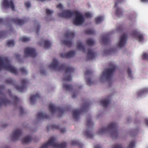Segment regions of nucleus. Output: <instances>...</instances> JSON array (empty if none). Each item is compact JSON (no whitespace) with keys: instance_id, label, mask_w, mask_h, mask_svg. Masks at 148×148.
<instances>
[{"instance_id":"43","label":"nucleus","mask_w":148,"mask_h":148,"mask_svg":"<svg viewBox=\"0 0 148 148\" xmlns=\"http://www.w3.org/2000/svg\"><path fill=\"white\" fill-rule=\"evenodd\" d=\"M142 58L143 60H148V54L145 52H143L142 56Z\"/></svg>"},{"instance_id":"23","label":"nucleus","mask_w":148,"mask_h":148,"mask_svg":"<svg viewBox=\"0 0 148 148\" xmlns=\"http://www.w3.org/2000/svg\"><path fill=\"white\" fill-rule=\"evenodd\" d=\"M44 42V48L45 49H48L49 48L51 45V43L47 40H45L43 41V40H41L40 42L38 43L40 45H41V43L43 42Z\"/></svg>"},{"instance_id":"42","label":"nucleus","mask_w":148,"mask_h":148,"mask_svg":"<svg viewBox=\"0 0 148 148\" xmlns=\"http://www.w3.org/2000/svg\"><path fill=\"white\" fill-rule=\"evenodd\" d=\"M49 128H51L52 129H58L59 128V125H56L55 124L52 125L47 127L48 130Z\"/></svg>"},{"instance_id":"29","label":"nucleus","mask_w":148,"mask_h":148,"mask_svg":"<svg viewBox=\"0 0 148 148\" xmlns=\"http://www.w3.org/2000/svg\"><path fill=\"white\" fill-rule=\"evenodd\" d=\"M77 47L83 52L85 51V47L82 45V42L79 41L77 42Z\"/></svg>"},{"instance_id":"18","label":"nucleus","mask_w":148,"mask_h":148,"mask_svg":"<svg viewBox=\"0 0 148 148\" xmlns=\"http://www.w3.org/2000/svg\"><path fill=\"white\" fill-rule=\"evenodd\" d=\"M26 18L23 20H22L17 18H14L9 20L10 22H12L20 26L23 24L26 21Z\"/></svg>"},{"instance_id":"20","label":"nucleus","mask_w":148,"mask_h":148,"mask_svg":"<svg viewBox=\"0 0 148 148\" xmlns=\"http://www.w3.org/2000/svg\"><path fill=\"white\" fill-rule=\"evenodd\" d=\"M8 91L9 95L13 99L14 101L13 105L14 106H16L19 103V99L16 96L12 95L11 92L10 90H8Z\"/></svg>"},{"instance_id":"16","label":"nucleus","mask_w":148,"mask_h":148,"mask_svg":"<svg viewBox=\"0 0 148 148\" xmlns=\"http://www.w3.org/2000/svg\"><path fill=\"white\" fill-rule=\"evenodd\" d=\"M127 36V34L125 33L124 34L121 36L118 44V46L119 47L122 48L124 46L126 43Z\"/></svg>"},{"instance_id":"10","label":"nucleus","mask_w":148,"mask_h":148,"mask_svg":"<svg viewBox=\"0 0 148 148\" xmlns=\"http://www.w3.org/2000/svg\"><path fill=\"white\" fill-rule=\"evenodd\" d=\"M36 51L34 49L27 47L25 49L24 53L26 56L34 58L37 55Z\"/></svg>"},{"instance_id":"22","label":"nucleus","mask_w":148,"mask_h":148,"mask_svg":"<svg viewBox=\"0 0 148 148\" xmlns=\"http://www.w3.org/2000/svg\"><path fill=\"white\" fill-rule=\"evenodd\" d=\"M97 56V54L93 52L91 49H89L88 52L87 58L88 60H92L94 59Z\"/></svg>"},{"instance_id":"32","label":"nucleus","mask_w":148,"mask_h":148,"mask_svg":"<svg viewBox=\"0 0 148 148\" xmlns=\"http://www.w3.org/2000/svg\"><path fill=\"white\" fill-rule=\"evenodd\" d=\"M86 43L89 46H92L95 43V41L92 39H88L86 40Z\"/></svg>"},{"instance_id":"64","label":"nucleus","mask_w":148,"mask_h":148,"mask_svg":"<svg viewBox=\"0 0 148 148\" xmlns=\"http://www.w3.org/2000/svg\"><path fill=\"white\" fill-rule=\"evenodd\" d=\"M140 1L143 2H148V0H140Z\"/></svg>"},{"instance_id":"53","label":"nucleus","mask_w":148,"mask_h":148,"mask_svg":"<svg viewBox=\"0 0 148 148\" xmlns=\"http://www.w3.org/2000/svg\"><path fill=\"white\" fill-rule=\"evenodd\" d=\"M53 13V12L51 10L49 9H46V13L47 15H50L51 14Z\"/></svg>"},{"instance_id":"27","label":"nucleus","mask_w":148,"mask_h":148,"mask_svg":"<svg viewBox=\"0 0 148 148\" xmlns=\"http://www.w3.org/2000/svg\"><path fill=\"white\" fill-rule=\"evenodd\" d=\"M32 140V138L30 136H27L25 137L23 139V143H28Z\"/></svg>"},{"instance_id":"5","label":"nucleus","mask_w":148,"mask_h":148,"mask_svg":"<svg viewBox=\"0 0 148 148\" xmlns=\"http://www.w3.org/2000/svg\"><path fill=\"white\" fill-rule=\"evenodd\" d=\"M90 103L86 102L84 104L82 108L80 110H75L73 111V118L76 120H77L79 118V115L82 112H86L89 109Z\"/></svg>"},{"instance_id":"51","label":"nucleus","mask_w":148,"mask_h":148,"mask_svg":"<svg viewBox=\"0 0 148 148\" xmlns=\"http://www.w3.org/2000/svg\"><path fill=\"white\" fill-rule=\"evenodd\" d=\"M50 65H59V62L58 61L55 59H54L53 60L52 63Z\"/></svg>"},{"instance_id":"40","label":"nucleus","mask_w":148,"mask_h":148,"mask_svg":"<svg viewBox=\"0 0 148 148\" xmlns=\"http://www.w3.org/2000/svg\"><path fill=\"white\" fill-rule=\"evenodd\" d=\"M85 33L87 35L93 34L95 33V31L93 29H88L86 31Z\"/></svg>"},{"instance_id":"55","label":"nucleus","mask_w":148,"mask_h":148,"mask_svg":"<svg viewBox=\"0 0 148 148\" xmlns=\"http://www.w3.org/2000/svg\"><path fill=\"white\" fill-rule=\"evenodd\" d=\"M40 73L42 75H45L46 71L43 68H42L40 70Z\"/></svg>"},{"instance_id":"54","label":"nucleus","mask_w":148,"mask_h":148,"mask_svg":"<svg viewBox=\"0 0 148 148\" xmlns=\"http://www.w3.org/2000/svg\"><path fill=\"white\" fill-rule=\"evenodd\" d=\"M35 27H36V28L37 33L38 34L40 28V25L39 24H37L36 25H35Z\"/></svg>"},{"instance_id":"13","label":"nucleus","mask_w":148,"mask_h":148,"mask_svg":"<svg viewBox=\"0 0 148 148\" xmlns=\"http://www.w3.org/2000/svg\"><path fill=\"white\" fill-rule=\"evenodd\" d=\"M2 5L6 8H10L12 11L14 10L15 8L14 3L12 0L9 1L7 0H3Z\"/></svg>"},{"instance_id":"60","label":"nucleus","mask_w":148,"mask_h":148,"mask_svg":"<svg viewBox=\"0 0 148 148\" xmlns=\"http://www.w3.org/2000/svg\"><path fill=\"white\" fill-rule=\"evenodd\" d=\"M62 5L61 4H59L57 6V8L60 9H62Z\"/></svg>"},{"instance_id":"34","label":"nucleus","mask_w":148,"mask_h":148,"mask_svg":"<svg viewBox=\"0 0 148 148\" xmlns=\"http://www.w3.org/2000/svg\"><path fill=\"white\" fill-rule=\"evenodd\" d=\"M103 20V17L102 16H100L96 17L95 19V23L96 24L100 23Z\"/></svg>"},{"instance_id":"25","label":"nucleus","mask_w":148,"mask_h":148,"mask_svg":"<svg viewBox=\"0 0 148 148\" xmlns=\"http://www.w3.org/2000/svg\"><path fill=\"white\" fill-rule=\"evenodd\" d=\"M39 94L36 93L35 95L31 96L30 98V101L32 104L34 103L35 101L38 98H40Z\"/></svg>"},{"instance_id":"14","label":"nucleus","mask_w":148,"mask_h":148,"mask_svg":"<svg viewBox=\"0 0 148 148\" xmlns=\"http://www.w3.org/2000/svg\"><path fill=\"white\" fill-rule=\"evenodd\" d=\"M77 12L75 11L71 12L69 10H66L62 13H59V16L61 17L69 18L71 17L73 15H75L74 12Z\"/></svg>"},{"instance_id":"7","label":"nucleus","mask_w":148,"mask_h":148,"mask_svg":"<svg viewBox=\"0 0 148 148\" xmlns=\"http://www.w3.org/2000/svg\"><path fill=\"white\" fill-rule=\"evenodd\" d=\"M4 88L3 86H0V106H5L11 104V102L6 99L5 95L3 93Z\"/></svg>"},{"instance_id":"49","label":"nucleus","mask_w":148,"mask_h":148,"mask_svg":"<svg viewBox=\"0 0 148 148\" xmlns=\"http://www.w3.org/2000/svg\"><path fill=\"white\" fill-rule=\"evenodd\" d=\"M124 0H115L114 7L115 8L117 7V5L119 3H121Z\"/></svg>"},{"instance_id":"19","label":"nucleus","mask_w":148,"mask_h":148,"mask_svg":"<svg viewBox=\"0 0 148 148\" xmlns=\"http://www.w3.org/2000/svg\"><path fill=\"white\" fill-rule=\"evenodd\" d=\"M75 54L74 51H71L67 53H61L60 56L62 58H68L74 56Z\"/></svg>"},{"instance_id":"56","label":"nucleus","mask_w":148,"mask_h":148,"mask_svg":"<svg viewBox=\"0 0 148 148\" xmlns=\"http://www.w3.org/2000/svg\"><path fill=\"white\" fill-rule=\"evenodd\" d=\"M85 16L87 18H90L92 16V14L89 12H86L85 13Z\"/></svg>"},{"instance_id":"9","label":"nucleus","mask_w":148,"mask_h":148,"mask_svg":"<svg viewBox=\"0 0 148 148\" xmlns=\"http://www.w3.org/2000/svg\"><path fill=\"white\" fill-rule=\"evenodd\" d=\"M2 70L8 71L15 75L18 74V71L12 65H0V71Z\"/></svg>"},{"instance_id":"31","label":"nucleus","mask_w":148,"mask_h":148,"mask_svg":"<svg viewBox=\"0 0 148 148\" xmlns=\"http://www.w3.org/2000/svg\"><path fill=\"white\" fill-rule=\"evenodd\" d=\"M71 145H77L81 147L82 146V144L78 140H72L71 141Z\"/></svg>"},{"instance_id":"8","label":"nucleus","mask_w":148,"mask_h":148,"mask_svg":"<svg viewBox=\"0 0 148 148\" xmlns=\"http://www.w3.org/2000/svg\"><path fill=\"white\" fill-rule=\"evenodd\" d=\"M75 18L73 21V24L76 25H82L84 22V18L83 16L78 12H74Z\"/></svg>"},{"instance_id":"6","label":"nucleus","mask_w":148,"mask_h":148,"mask_svg":"<svg viewBox=\"0 0 148 148\" xmlns=\"http://www.w3.org/2000/svg\"><path fill=\"white\" fill-rule=\"evenodd\" d=\"M75 36L73 32H67L65 33L64 36L66 39L62 40V43L64 45L70 47L72 45V40Z\"/></svg>"},{"instance_id":"17","label":"nucleus","mask_w":148,"mask_h":148,"mask_svg":"<svg viewBox=\"0 0 148 148\" xmlns=\"http://www.w3.org/2000/svg\"><path fill=\"white\" fill-rule=\"evenodd\" d=\"M131 35L132 36L137 38L140 42L144 40V37L143 35L140 34L136 30L133 31Z\"/></svg>"},{"instance_id":"30","label":"nucleus","mask_w":148,"mask_h":148,"mask_svg":"<svg viewBox=\"0 0 148 148\" xmlns=\"http://www.w3.org/2000/svg\"><path fill=\"white\" fill-rule=\"evenodd\" d=\"M100 103L103 107L106 108L110 103V101L109 99H105L101 101Z\"/></svg>"},{"instance_id":"33","label":"nucleus","mask_w":148,"mask_h":148,"mask_svg":"<svg viewBox=\"0 0 148 148\" xmlns=\"http://www.w3.org/2000/svg\"><path fill=\"white\" fill-rule=\"evenodd\" d=\"M123 12L121 9L120 8H117L115 11V14L117 16L119 17L122 15Z\"/></svg>"},{"instance_id":"3","label":"nucleus","mask_w":148,"mask_h":148,"mask_svg":"<svg viewBox=\"0 0 148 148\" xmlns=\"http://www.w3.org/2000/svg\"><path fill=\"white\" fill-rule=\"evenodd\" d=\"M67 144L65 142H63L58 144L56 142L55 138L51 137L45 144L42 146L40 148H48L49 146H51L55 148H66Z\"/></svg>"},{"instance_id":"11","label":"nucleus","mask_w":148,"mask_h":148,"mask_svg":"<svg viewBox=\"0 0 148 148\" xmlns=\"http://www.w3.org/2000/svg\"><path fill=\"white\" fill-rule=\"evenodd\" d=\"M22 134V131L20 129H18L15 130L10 136L12 140L14 141L19 140Z\"/></svg>"},{"instance_id":"62","label":"nucleus","mask_w":148,"mask_h":148,"mask_svg":"<svg viewBox=\"0 0 148 148\" xmlns=\"http://www.w3.org/2000/svg\"><path fill=\"white\" fill-rule=\"evenodd\" d=\"M94 148H101L100 146L99 145H95Z\"/></svg>"},{"instance_id":"36","label":"nucleus","mask_w":148,"mask_h":148,"mask_svg":"<svg viewBox=\"0 0 148 148\" xmlns=\"http://www.w3.org/2000/svg\"><path fill=\"white\" fill-rule=\"evenodd\" d=\"M19 40L20 41H21L23 42H26L30 40V39L29 37L23 36L20 37L19 38Z\"/></svg>"},{"instance_id":"59","label":"nucleus","mask_w":148,"mask_h":148,"mask_svg":"<svg viewBox=\"0 0 148 148\" xmlns=\"http://www.w3.org/2000/svg\"><path fill=\"white\" fill-rule=\"evenodd\" d=\"M117 29L118 31L119 32H121L123 31V26H121L119 27H117Z\"/></svg>"},{"instance_id":"4","label":"nucleus","mask_w":148,"mask_h":148,"mask_svg":"<svg viewBox=\"0 0 148 148\" xmlns=\"http://www.w3.org/2000/svg\"><path fill=\"white\" fill-rule=\"evenodd\" d=\"M112 66L110 67L105 69L103 72L102 75L101 77V82L102 81L103 77L107 80L110 79L112 77L116 70V67L115 65Z\"/></svg>"},{"instance_id":"37","label":"nucleus","mask_w":148,"mask_h":148,"mask_svg":"<svg viewBox=\"0 0 148 148\" xmlns=\"http://www.w3.org/2000/svg\"><path fill=\"white\" fill-rule=\"evenodd\" d=\"M7 45L8 47H13L14 45V42L13 40H8L7 41Z\"/></svg>"},{"instance_id":"63","label":"nucleus","mask_w":148,"mask_h":148,"mask_svg":"<svg viewBox=\"0 0 148 148\" xmlns=\"http://www.w3.org/2000/svg\"><path fill=\"white\" fill-rule=\"evenodd\" d=\"M145 124L148 126V119H145Z\"/></svg>"},{"instance_id":"45","label":"nucleus","mask_w":148,"mask_h":148,"mask_svg":"<svg viewBox=\"0 0 148 148\" xmlns=\"http://www.w3.org/2000/svg\"><path fill=\"white\" fill-rule=\"evenodd\" d=\"M19 71L21 73L24 75H26L27 74V72L25 69L24 68H21Z\"/></svg>"},{"instance_id":"58","label":"nucleus","mask_w":148,"mask_h":148,"mask_svg":"<svg viewBox=\"0 0 148 148\" xmlns=\"http://www.w3.org/2000/svg\"><path fill=\"white\" fill-rule=\"evenodd\" d=\"M25 5L27 8H28L30 7L31 4L29 2H27L25 3Z\"/></svg>"},{"instance_id":"26","label":"nucleus","mask_w":148,"mask_h":148,"mask_svg":"<svg viewBox=\"0 0 148 148\" xmlns=\"http://www.w3.org/2000/svg\"><path fill=\"white\" fill-rule=\"evenodd\" d=\"M102 41L103 44L106 45L110 42V38L109 35H106L102 38Z\"/></svg>"},{"instance_id":"50","label":"nucleus","mask_w":148,"mask_h":148,"mask_svg":"<svg viewBox=\"0 0 148 148\" xmlns=\"http://www.w3.org/2000/svg\"><path fill=\"white\" fill-rule=\"evenodd\" d=\"M127 73L128 77L130 78H132V72L130 68H128L127 69Z\"/></svg>"},{"instance_id":"61","label":"nucleus","mask_w":148,"mask_h":148,"mask_svg":"<svg viewBox=\"0 0 148 148\" xmlns=\"http://www.w3.org/2000/svg\"><path fill=\"white\" fill-rule=\"evenodd\" d=\"M66 131V129L65 128H62L60 130V132L61 133H64Z\"/></svg>"},{"instance_id":"38","label":"nucleus","mask_w":148,"mask_h":148,"mask_svg":"<svg viewBox=\"0 0 148 148\" xmlns=\"http://www.w3.org/2000/svg\"><path fill=\"white\" fill-rule=\"evenodd\" d=\"M84 135L87 136V137L91 138L93 136V135L90 132L86 131L84 133Z\"/></svg>"},{"instance_id":"47","label":"nucleus","mask_w":148,"mask_h":148,"mask_svg":"<svg viewBox=\"0 0 148 148\" xmlns=\"http://www.w3.org/2000/svg\"><path fill=\"white\" fill-rule=\"evenodd\" d=\"M87 84L88 85H91L93 84V82L90 78H86Z\"/></svg>"},{"instance_id":"24","label":"nucleus","mask_w":148,"mask_h":148,"mask_svg":"<svg viewBox=\"0 0 148 148\" xmlns=\"http://www.w3.org/2000/svg\"><path fill=\"white\" fill-rule=\"evenodd\" d=\"M37 116V118L40 119H49L50 118L49 115L41 112H38Z\"/></svg>"},{"instance_id":"28","label":"nucleus","mask_w":148,"mask_h":148,"mask_svg":"<svg viewBox=\"0 0 148 148\" xmlns=\"http://www.w3.org/2000/svg\"><path fill=\"white\" fill-rule=\"evenodd\" d=\"M63 88L66 91H71L72 90L73 88L72 85H69L65 83H64L63 84Z\"/></svg>"},{"instance_id":"35","label":"nucleus","mask_w":148,"mask_h":148,"mask_svg":"<svg viewBox=\"0 0 148 148\" xmlns=\"http://www.w3.org/2000/svg\"><path fill=\"white\" fill-rule=\"evenodd\" d=\"M94 124L92 122L91 118H89L88 120L86 123L87 126L89 128H90L93 126Z\"/></svg>"},{"instance_id":"41","label":"nucleus","mask_w":148,"mask_h":148,"mask_svg":"<svg viewBox=\"0 0 148 148\" xmlns=\"http://www.w3.org/2000/svg\"><path fill=\"white\" fill-rule=\"evenodd\" d=\"M135 141L133 140L131 141L128 145L127 148H134L135 144Z\"/></svg>"},{"instance_id":"48","label":"nucleus","mask_w":148,"mask_h":148,"mask_svg":"<svg viewBox=\"0 0 148 148\" xmlns=\"http://www.w3.org/2000/svg\"><path fill=\"white\" fill-rule=\"evenodd\" d=\"M93 73L92 71L91 70L89 69H87L86 70L85 73V75L86 76L87 75H90L92 73Z\"/></svg>"},{"instance_id":"46","label":"nucleus","mask_w":148,"mask_h":148,"mask_svg":"<svg viewBox=\"0 0 148 148\" xmlns=\"http://www.w3.org/2000/svg\"><path fill=\"white\" fill-rule=\"evenodd\" d=\"M6 34L5 31H0V38L6 37Z\"/></svg>"},{"instance_id":"44","label":"nucleus","mask_w":148,"mask_h":148,"mask_svg":"<svg viewBox=\"0 0 148 148\" xmlns=\"http://www.w3.org/2000/svg\"><path fill=\"white\" fill-rule=\"evenodd\" d=\"M148 92V88H143L140 90V93L138 95V96H140L143 93Z\"/></svg>"},{"instance_id":"12","label":"nucleus","mask_w":148,"mask_h":148,"mask_svg":"<svg viewBox=\"0 0 148 148\" xmlns=\"http://www.w3.org/2000/svg\"><path fill=\"white\" fill-rule=\"evenodd\" d=\"M49 108L52 113H53L56 111H58L60 114H62L66 110L60 107L55 106L52 104H49Z\"/></svg>"},{"instance_id":"1","label":"nucleus","mask_w":148,"mask_h":148,"mask_svg":"<svg viewBox=\"0 0 148 148\" xmlns=\"http://www.w3.org/2000/svg\"><path fill=\"white\" fill-rule=\"evenodd\" d=\"M49 68L55 71H64L66 75L63 79L64 82H70L72 80L71 74L74 72L75 69L69 66V65H49Z\"/></svg>"},{"instance_id":"21","label":"nucleus","mask_w":148,"mask_h":148,"mask_svg":"<svg viewBox=\"0 0 148 148\" xmlns=\"http://www.w3.org/2000/svg\"><path fill=\"white\" fill-rule=\"evenodd\" d=\"M0 65H11L7 57H0Z\"/></svg>"},{"instance_id":"52","label":"nucleus","mask_w":148,"mask_h":148,"mask_svg":"<svg viewBox=\"0 0 148 148\" xmlns=\"http://www.w3.org/2000/svg\"><path fill=\"white\" fill-rule=\"evenodd\" d=\"M112 148H123L121 145L116 144L113 145Z\"/></svg>"},{"instance_id":"57","label":"nucleus","mask_w":148,"mask_h":148,"mask_svg":"<svg viewBox=\"0 0 148 148\" xmlns=\"http://www.w3.org/2000/svg\"><path fill=\"white\" fill-rule=\"evenodd\" d=\"M19 110L21 114H22L24 113V109L23 108L20 106L19 108Z\"/></svg>"},{"instance_id":"2","label":"nucleus","mask_w":148,"mask_h":148,"mask_svg":"<svg viewBox=\"0 0 148 148\" xmlns=\"http://www.w3.org/2000/svg\"><path fill=\"white\" fill-rule=\"evenodd\" d=\"M107 132L110 133L112 138L117 137L118 136V133L116 123L114 122L111 123L107 127H102L98 131L99 134H102Z\"/></svg>"},{"instance_id":"15","label":"nucleus","mask_w":148,"mask_h":148,"mask_svg":"<svg viewBox=\"0 0 148 148\" xmlns=\"http://www.w3.org/2000/svg\"><path fill=\"white\" fill-rule=\"evenodd\" d=\"M27 82V80L26 79H23L21 80L22 85L20 86H16L15 87L16 89L18 91L22 92L27 88L26 84Z\"/></svg>"},{"instance_id":"39","label":"nucleus","mask_w":148,"mask_h":148,"mask_svg":"<svg viewBox=\"0 0 148 148\" xmlns=\"http://www.w3.org/2000/svg\"><path fill=\"white\" fill-rule=\"evenodd\" d=\"M5 82L8 84L14 85L15 84V81L11 78H9L5 81Z\"/></svg>"}]
</instances>
